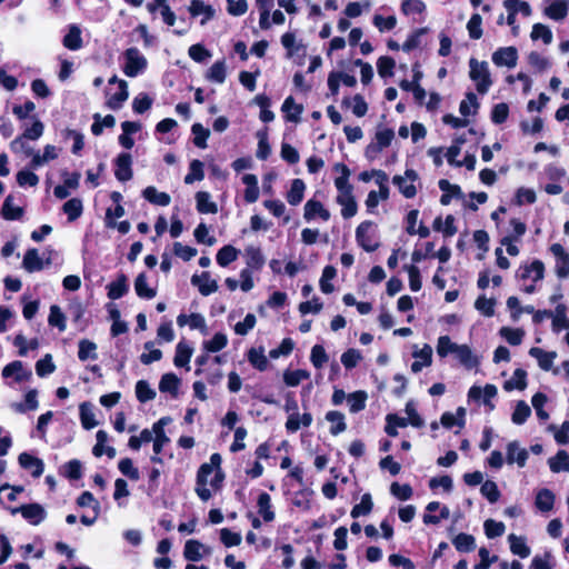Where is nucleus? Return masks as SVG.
<instances>
[{
	"mask_svg": "<svg viewBox=\"0 0 569 569\" xmlns=\"http://www.w3.org/2000/svg\"><path fill=\"white\" fill-rule=\"evenodd\" d=\"M144 200L154 206L167 207L170 204L171 197L167 192L157 190L156 187L144 188Z\"/></svg>",
	"mask_w": 569,
	"mask_h": 569,
	"instance_id": "nucleus-26",
	"label": "nucleus"
},
{
	"mask_svg": "<svg viewBox=\"0 0 569 569\" xmlns=\"http://www.w3.org/2000/svg\"><path fill=\"white\" fill-rule=\"evenodd\" d=\"M367 400V393L365 391H356L347 397V401L350 411L356 413L365 409Z\"/></svg>",
	"mask_w": 569,
	"mask_h": 569,
	"instance_id": "nucleus-56",
	"label": "nucleus"
},
{
	"mask_svg": "<svg viewBox=\"0 0 569 569\" xmlns=\"http://www.w3.org/2000/svg\"><path fill=\"white\" fill-rule=\"evenodd\" d=\"M107 106L111 109H119L128 99V86L124 80L116 76L109 79L106 90Z\"/></svg>",
	"mask_w": 569,
	"mask_h": 569,
	"instance_id": "nucleus-2",
	"label": "nucleus"
},
{
	"mask_svg": "<svg viewBox=\"0 0 569 569\" xmlns=\"http://www.w3.org/2000/svg\"><path fill=\"white\" fill-rule=\"evenodd\" d=\"M204 178L203 163L194 159L190 162L189 173L184 177V183L191 184Z\"/></svg>",
	"mask_w": 569,
	"mask_h": 569,
	"instance_id": "nucleus-50",
	"label": "nucleus"
},
{
	"mask_svg": "<svg viewBox=\"0 0 569 569\" xmlns=\"http://www.w3.org/2000/svg\"><path fill=\"white\" fill-rule=\"evenodd\" d=\"M192 355V349L182 343V342H179L177 345V349H176V356H174V365L177 367H183L186 365H188L189 360H190V357Z\"/></svg>",
	"mask_w": 569,
	"mask_h": 569,
	"instance_id": "nucleus-61",
	"label": "nucleus"
},
{
	"mask_svg": "<svg viewBox=\"0 0 569 569\" xmlns=\"http://www.w3.org/2000/svg\"><path fill=\"white\" fill-rule=\"evenodd\" d=\"M227 77L226 63L223 60L214 62L208 70L207 79L211 82L223 83Z\"/></svg>",
	"mask_w": 569,
	"mask_h": 569,
	"instance_id": "nucleus-45",
	"label": "nucleus"
},
{
	"mask_svg": "<svg viewBox=\"0 0 569 569\" xmlns=\"http://www.w3.org/2000/svg\"><path fill=\"white\" fill-rule=\"evenodd\" d=\"M22 267L30 273L37 272L43 269V261L41 257L39 256V252L37 249L32 248L29 249L22 261Z\"/></svg>",
	"mask_w": 569,
	"mask_h": 569,
	"instance_id": "nucleus-25",
	"label": "nucleus"
},
{
	"mask_svg": "<svg viewBox=\"0 0 569 569\" xmlns=\"http://www.w3.org/2000/svg\"><path fill=\"white\" fill-rule=\"evenodd\" d=\"M59 152H60V149H58L56 146H52V144L44 146L42 153L37 151L33 154V158L31 159L30 164H29L30 169L36 170V169L47 164L48 162L56 160L59 157Z\"/></svg>",
	"mask_w": 569,
	"mask_h": 569,
	"instance_id": "nucleus-15",
	"label": "nucleus"
},
{
	"mask_svg": "<svg viewBox=\"0 0 569 569\" xmlns=\"http://www.w3.org/2000/svg\"><path fill=\"white\" fill-rule=\"evenodd\" d=\"M548 430L553 432L557 443H569V421H563L559 429L555 425H550Z\"/></svg>",
	"mask_w": 569,
	"mask_h": 569,
	"instance_id": "nucleus-64",
	"label": "nucleus"
},
{
	"mask_svg": "<svg viewBox=\"0 0 569 569\" xmlns=\"http://www.w3.org/2000/svg\"><path fill=\"white\" fill-rule=\"evenodd\" d=\"M310 377V373L307 370L297 369V370H287L283 373V381L289 387H297L302 380H306Z\"/></svg>",
	"mask_w": 569,
	"mask_h": 569,
	"instance_id": "nucleus-54",
	"label": "nucleus"
},
{
	"mask_svg": "<svg viewBox=\"0 0 569 569\" xmlns=\"http://www.w3.org/2000/svg\"><path fill=\"white\" fill-rule=\"evenodd\" d=\"M238 254L239 251L234 247L230 244L224 246L217 253V262L221 267H227L238 258Z\"/></svg>",
	"mask_w": 569,
	"mask_h": 569,
	"instance_id": "nucleus-48",
	"label": "nucleus"
},
{
	"mask_svg": "<svg viewBox=\"0 0 569 569\" xmlns=\"http://www.w3.org/2000/svg\"><path fill=\"white\" fill-rule=\"evenodd\" d=\"M97 443L92 449V453L96 457H101L102 455H107L109 458H113L116 456V449L113 447H106L108 441V433L103 430H99L96 435Z\"/></svg>",
	"mask_w": 569,
	"mask_h": 569,
	"instance_id": "nucleus-28",
	"label": "nucleus"
},
{
	"mask_svg": "<svg viewBox=\"0 0 569 569\" xmlns=\"http://www.w3.org/2000/svg\"><path fill=\"white\" fill-rule=\"evenodd\" d=\"M508 541L510 543V550L513 555H517L520 558H527L530 556V548L527 546L526 539L523 537L511 533L508 536Z\"/></svg>",
	"mask_w": 569,
	"mask_h": 569,
	"instance_id": "nucleus-34",
	"label": "nucleus"
},
{
	"mask_svg": "<svg viewBox=\"0 0 569 569\" xmlns=\"http://www.w3.org/2000/svg\"><path fill=\"white\" fill-rule=\"evenodd\" d=\"M116 177L120 181H127L131 178V157L129 153H121L116 161Z\"/></svg>",
	"mask_w": 569,
	"mask_h": 569,
	"instance_id": "nucleus-23",
	"label": "nucleus"
},
{
	"mask_svg": "<svg viewBox=\"0 0 569 569\" xmlns=\"http://www.w3.org/2000/svg\"><path fill=\"white\" fill-rule=\"evenodd\" d=\"M469 67V77L476 82L477 91L481 94L487 93L492 84L488 62H479L477 59L471 58Z\"/></svg>",
	"mask_w": 569,
	"mask_h": 569,
	"instance_id": "nucleus-1",
	"label": "nucleus"
},
{
	"mask_svg": "<svg viewBox=\"0 0 569 569\" xmlns=\"http://www.w3.org/2000/svg\"><path fill=\"white\" fill-rule=\"evenodd\" d=\"M549 468L552 472H569V455L565 450H559L555 457L548 460Z\"/></svg>",
	"mask_w": 569,
	"mask_h": 569,
	"instance_id": "nucleus-36",
	"label": "nucleus"
},
{
	"mask_svg": "<svg viewBox=\"0 0 569 569\" xmlns=\"http://www.w3.org/2000/svg\"><path fill=\"white\" fill-rule=\"evenodd\" d=\"M455 357L460 362V365L467 369H472L479 363L478 358L472 353V350L467 345H458L456 347Z\"/></svg>",
	"mask_w": 569,
	"mask_h": 569,
	"instance_id": "nucleus-21",
	"label": "nucleus"
},
{
	"mask_svg": "<svg viewBox=\"0 0 569 569\" xmlns=\"http://www.w3.org/2000/svg\"><path fill=\"white\" fill-rule=\"evenodd\" d=\"M107 296L110 300H117L123 297L129 290L128 279L124 274H119L117 279L107 287Z\"/></svg>",
	"mask_w": 569,
	"mask_h": 569,
	"instance_id": "nucleus-17",
	"label": "nucleus"
},
{
	"mask_svg": "<svg viewBox=\"0 0 569 569\" xmlns=\"http://www.w3.org/2000/svg\"><path fill=\"white\" fill-rule=\"evenodd\" d=\"M80 420L81 425L84 429L90 430L94 428L98 422L96 420L94 412L92 410V406L88 402H83L80 405Z\"/></svg>",
	"mask_w": 569,
	"mask_h": 569,
	"instance_id": "nucleus-43",
	"label": "nucleus"
},
{
	"mask_svg": "<svg viewBox=\"0 0 569 569\" xmlns=\"http://www.w3.org/2000/svg\"><path fill=\"white\" fill-rule=\"evenodd\" d=\"M497 393V387L495 385L487 383L483 389L478 386H472L468 391V398L470 400H479L483 395V403L492 410L495 406L491 403V399L495 398Z\"/></svg>",
	"mask_w": 569,
	"mask_h": 569,
	"instance_id": "nucleus-12",
	"label": "nucleus"
},
{
	"mask_svg": "<svg viewBox=\"0 0 569 569\" xmlns=\"http://www.w3.org/2000/svg\"><path fill=\"white\" fill-rule=\"evenodd\" d=\"M56 370V365L52 361V356L47 353L42 359L36 363V372L39 377H47Z\"/></svg>",
	"mask_w": 569,
	"mask_h": 569,
	"instance_id": "nucleus-59",
	"label": "nucleus"
},
{
	"mask_svg": "<svg viewBox=\"0 0 569 569\" xmlns=\"http://www.w3.org/2000/svg\"><path fill=\"white\" fill-rule=\"evenodd\" d=\"M372 226L373 223L371 221H363L356 229L357 242L367 252H373L379 247V243L375 241V236L371 232Z\"/></svg>",
	"mask_w": 569,
	"mask_h": 569,
	"instance_id": "nucleus-3",
	"label": "nucleus"
},
{
	"mask_svg": "<svg viewBox=\"0 0 569 569\" xmlns=\"http://www.w3.org/2000/svg\"><path fill=\"white\" fill-rule=\"evenodd\" d=\"M417 179L418 173L413 169H407L405 176H395L392 182L406 198L410 199L417 193V189L413 186V181Z\"/></svg>",
	"mask_w": 569,
	"mask_h": 569,
	"instance_id": "nucleus-6",
	"label": "nucleus"
},
{
	"mask_svg": "<svg viewBox=\"0 0 569 569\" xmlns=\"http://www.w3.org/2000/svg\"><path fill=\"white\" fill-rule=\"evenodd\" d=\"M372 507H373V502H372L370 493H365L361 497L360 503L353 506L350 515L352 518H358L360 516L369 515L372 510Z\"/></svg>",
	"mask_w": 569,
	"mask_h": 569,
	"instance_id": "nucleus-53",
	"label": "nucleus"
},
{
	"mask_svg": "<svg viewBox=\"0 0 569 569\" xmlns=\"http://www.w3.org/2000/svg\"><path fill=\"white\" fill-rule=\"evenodd\" d=\"M568 13V6L565 1L555 0L549 7L545 9V14L553 20H562Z\"/></svg>",
	"mask_w": 569,
	"mask_h": 569,
	"instance_id": "nucleus-40",
	"label": "nucleus"
},
{
	"mask_svg": "<svg viewBox=\"0 0 569 569\" xmlns=\"http://www.w3.org/2000/svg\"><path fill=\"white\" fill-rule=\"evenodd\" d=\"M336 201L342 207L341 216L345 219L356 216L358 207L352 192L338 194Z\"/></svg>",
	"mask_w": 569,
	"mask_h": 569,
	"instance_id": "nucleus-24",
	"label": "nucleus"
},
{
	"mask_svg": "<svg viewBox=\"0 0 569 569\" xmlns=\"http://www.w3.org/2000/svg\"><path fill=\"white\" fill-rule=\"evenodd\" d=\"M191 132L193 134L194 146L201 149L207 148V139L210 136L209 129L204 128L201 123H193Z\"/></svg>",
	"mask_w": 569,
	"mask_h": 569,
	"instance_id": "nucleus-51",
	"label": "nucleus"
},
{
	"mask_svg": "<svg viewBox=\"0 0 569 569\" xmlns=\"http://www.w3.org/2000/svg\"><path fill=\"white\" fill-rule=\"evenodd\" d=\"M393 138H395V132L392 129L378 130L376 132V142L370 143L366 148V156L373 157L376 153L380 152L382 149L389 147Z\"/></svg>",
	"mask_w": 569,
	"mask_h": 569,
	"instance_id": "nucleus-11",
	"label": "nucleus"
},
{
	"mask_svg": "<svg viewBox=\"0 0 569 569\" xmlns=\"http://www.w3.org/2000/svg\"><path fill=\"white\" fill-rule=\"evenodd\" d=\"M62 43L67 49L72 51L82 48L83 42L81 38V30L77 24L69 26L68 32L63 37Z\"/></svg>",
	"mask_w": 569,
	"mask_h": 569,
	"instance_id": "nucleus-22",
	"label": "nucleus"
},
{
	"mask_svg": "<svg viewBox=\"0 0 569 569\" xmlns=\"http://www.w3.org/2000/svg\"><path fill=\"white\" fill-rule=\"evenodd\" d=\"M20 512L21 516L31 525L37 526L46 518V510L38 503L24 505L11 509V513Z\"/></svg>",
	"mask_w": 569,
	"mask_h": 569,
	"instance_id": "nucleus-7",
	"label": "nucleus"
},
{
	"mask_svg": "<svg viewBox=\"0 0 569 569\" xmlns=\"http://www.w3.org/2000/svg\"><path fill=\"white\" fill-rule=\"evenodd\" d=\"M416 359L411 365V370L415 373H418L422 370L423 367H428L432 362V348L429 345H425L422 349L417 350L412 353Z\"/></svg>",
	"mask_w": 569,
	"mask_h": 569,
	"instance_id": "nucleus-20",
	"label": "nucleus"
},
{
	"mask_svg": "<svg viewBox=\"0 0 569 569\" xmlns=\"http://www.w3.org/2000/svg\"><path fill=\"white\" fill-rule=\"evenodd\" d=\"M305 190H306L305 182L298 178L293 179L291 182V187H290L289 191L287 192V201L291 206L299 204L303 199Z\"/></svg>",
	"mask_w": 569,
	"mask_h": 569,
	"instance_id": "nucleus-32",
	"label": "nucleus"
},
{
	"mask_svg": "<svg viewBox=\"0 0 569 569\" xmlns=\"http://www.w3.org/2000/svg\"><path fill=\"white\" fill-rule=\"evenodd\" d=\"M517 60L518 51L515 47L499 48L492 53V62L498 67L515 68Z\"/></svg>",
	"mask_w": 569,
	"mask_h": 569,
	"instance_id": "nucleus-10",
	"label": "nucleus"
},
{
	"mask_svg": "<svg viewBox=\"0 0 569 569\" xmlns=\"http://www.w3.org/2000/svg\"><path fill=\"white\" fill-rule=\"evenodd\" d=\"M10 149L14 152V153H22L24 154L26 157H30L31 159L33 158V154L37 152L28 142V140L26 138H23L22 136H19L17 137L16 139H13L10 143Z\"/></svg>",
	"mask_w": 569,
	"mask_h": 569,
	"instance_id": "nucleus-47",
	"label": "nucleus"
},
{
	"mask_svg": "<svg viewBox=\"0 0 569 569\" xmlns=\"http://www.w3.org/2000/svg\"><path fill=\"white\" fill-rule=\"evenodd\" d=\"M2 377L4 379L11 378L14 382L21 383L32 378V371L23 362L16 360L3 367Z\"/></svg>",
	"mask_w": 569,
	"mask_h": 569,
	"instance_id": "nucleus-4",
	"label": "nucleus"
},
{
	"mask_svg": "<svg viewBox=\"0 0 569 569\" xmlns=\"http://www.w3.org/2000/svg\"><path fill=\"white\" fill-rule=\"evenodd\" d=\"M528 459V451L520 448L517 441H511L507 446V462L517 463L520 468L525 467Z\"/></svg>",
	"mask_w": 569,
	"mask_h": 569,
	"instance_id": "nucleus-18",
	"label": "nucleus"
},
{
	"mask_svg": "<svg viewBox=\"0 0 569 569\" xmlns=\"http://www.w3.org/2000/svg\"><path fill=\"white\" fill-rule=\"evenodd\" d=\"M258 512L264 521L269 522L274 519V512L271 509V498L267 492H261L257 501Z\"/></svg>",
	"mask_w": 569,
	"mask_h": 569,
	"instance_id": "nucleus-37",
	"label": "nucleus"
},
{
	"mask_svg": "<svg viewBox=\"0 0 569 569\" xmlns=\"http://www.w3.org/2000/svg\"><path fill=\"white\" fill-rule=\"evenodd\" d=\"M221 460L222 459L219 453H212L210 457V462L208 463L209 466H212V470H216L214 477L210 480V486L213 489H218L224 479V475L220 468Z\"/></svg>",
	"mask_w": 569,
	"mask_h": 569,
	"instance_id": "nucleus-46",
	"label": "nucleus"
},
{
	"mask_svg": "<svg viewBox=\"0 0 569 569\" xmlns=\"http://www.w3.org/2000/svg\"><path fill=\"white\" fill-rule=\"evenodd\" d=\"M545 274V264L540 260H535L530 264H526L519 268L517 277L526 280L531 279L533 282L540 281Z\"/></svg>",
	"mask_w": 569,
	"mask_h": 569,
	"instance_id": "nucleus-14",
	"label": "nucleus"
},
{
	"mask_svg": "<svg viewBox=\"0 0 569 569\" xmlns=\"http://www.w3.org/2000/svg\"><path fill=\"white\" fill-rule=\"evenodd\" d=\"M180 386V379L172 372L164 373L159 382V390L161 392H168L173 398L178 396Z\"/></svg>",
	"mask_w": 569,
	"mask_h": 569,
	"instance_id": "nucleus-29",
	"label": "nucleus"
},
{
	"mask_svg": "<svg viewBox=\"0 0 569 569\" xmlns=\"http://www.w3.org/2000/svg\"><path fill=\"white\" fill-rule=\"evenodd\" d=\"M527 387V372L523 369H516L510 380L503 383V389L511 391L513 389L523 390Z\"/></svg>",
	"mask_w": 569,
	"mask_h": 569,
	"instance_id": "nucleus-38",
	"label": "nucleus"
},
{
	"mask_svg": "<svg viewBox=\"0 0 569 569\" xmlns=\"http://www.w3.org/2000/svg\"><path fill=\"white\" fill-rule=\"evenodd\" d=\"M204 546L198 540H188L184 545L183 556L189 561H199L202 559L201 550Z\"/></svg>",
	"mask_w": 569,
	"mask_h": 569,
	"instance_id": "nucleus-41",
	"label": "nucleus"
},
{
	"mask_svg": "<svg viewBox=\"0 0 569 569\" xmlns=\"http://www.w3.org/2000/svg\"><path fill=\"white\" fill-rule=\"evenodd\" d=\"M197 210L200 213H217V203L211 201V196L207 191H198L196 193Z\"/></svg>",
	"mask_w": 569,
	"mask_h": 569,
	"instance_id": "nucleus-30",
	"label": "nucleus"
},
{
	"mask_svg": "<svg viewBox=\"0 0 569 569\" xmlns=\"http://www.w3.org/2000/svg\"><path fill=\"white\" fill-rule=\"evenodd\" d=\"M555 495L551 490L543 488L537 492L535 505L542 511L548 512L553 508Z\"/></svg>",
	"mask_w": 569,
	"mask_h": 569,
	"instance_id": "nucleus-33",
	"label": "nucleus"
},
{
	"mask_svg": "<svg viewBox=\"0 0 569 569\" xmlns=\"http://www.w3.org/2000/svg\"><path fill=\"white\" fill-rule=\"evenodd\" d=\"M486 536L489 539H493L500 537L505 533L506 527L503 522L496 521L493 519H488L483 523Z\"/></svg>",
	"mask_w": 569,
	"mask_h": 569,
	"instance_id": "nucleus-60",
	"label": "nucleus"
},
{
	"mask_svg": "<svg viewBox=\"0 0 569 569\" xmlns=\"http://www.w3.org/2000/svg\"><path fill=\"white\" fill-rule=\"evenodd\" d=\"M191 284L197 287L199 292L206 297L218 290L217 281L210 278L208 271H203L201 274H193L191 277Z\"/></svg>",
	"mask_w": 569,
	"mask_h": 569,
	"instance_id": "nucleus-13",
	"label": "nucleus"
},
{
	"mask_svg": "<svg viewBox=\"0 0 569 569\" xmlns=\"http://www.w3.org/2000/svg\"><path fill=\"white\" fill-rule=\"evenodd\" d=\"M281 110L286 113L287 121L299 122L303 107L301 104H297L292 97H288L283 101Z\"/></svg>",
	"mask_w": 569,
	"mask_h": 569,
	"instance_id": "nucleus-31",
	"label": "nucleus"
},
{
	"mask_svg": "<svg viewBox=\"0 0 569 569\" xmlns=\"http://www.w3.org/2000/svg\"><path fill=\"white\" fill-rule=\"evenodd\" d=\"M326 419L327 421L332 423L330 427V433L333 436H337L347 429V425L345 422V415L340 411H328L326 415Z\"/></svg>",
	"mask_w": 569,
	"mask_h": 569,
	"instance_id": "nucleus-35",
	"label": "nucleus"
},
{
	"mask_svg": "<svg viewBox=\"0 0 569 569\" xmlns=\"http://www.w3.org/2000/svg\"><path fill=\"white\" fill-rule=\"evenodd\" d=\"M529 355L532 358L537 359L538 365L542 370L549 371L552 369L553 375L560 373V368H552L553 360L557 358L556 351H545L541 348L532 347L529 350Z\"/></svg>",
	"mask_w": 569,
	"mask_h": 569,
	"instance_id": "nucleus-8",
	"label": "nucleus"
},
{
	"mask_svg": "<svg viewBox=\"0 0 569 569\" xmlns=\"http://www.w3.org/2000/svg\"><path fill=\"white\" fill-rule=\"evenodd\" d=\"M82 201L78 198H72L63 204V211L70 221L78 219L82 213Z\"/></svg>",
	"mask_w": 569,
	"mask_h": 569,
	"instance_id": "nucleus-55",
	"label": "nucleus"
},
{
	"mask_svg": "<svg viewBox=\"0 0 569 569\" xmlns=\"http://www.w3.org/2000/svg\"><path fill=\"white\" fill-rule=\"evenodd\" d=\"M530 413V407L523 400H520L517 402L511 420L516 425H522L528 419Z\"/></svg>",
	"mask_w": 569,
	"mask_h": 569,
	"instance_id": "nucleus-62",
	"label": "nucleus"
},
{
	"mask_svg": "<svg viewBox=\"0 0 569 569\" xmlns=\"http://www.w3.org/2000/svg\"><path fill=\"white\" fill-rule=\"evenodd\" d=\"M550 251L556 258V274L559 278H567L569 276V253L560 243H553Z\"/></svg>",
	"mask_w": 569,
	"mask_h": 569,
	"instance_id": "nucleus-9",
	"label": "nucleus"
},
{
	"mask_svg": "<svg viewBox=\"0 0 569 569\" xmlns=\"http://www.w3.org/2000/svg\"><path fill=\"white\" fill-rule=\"evenodd\" d=\"M458 343L452 342L449 336H440L437 342V353L440 358L447 357L449 353L455 355Z\"/></svg>",
	"mask_w": 569,
	"mask_h": 569,
	"instance_id": "nucleus-58",
	"label": "nucleus"
},
{
	"mask_svg": "<svg viewBox=\"0 0 569 569\" xmlns=\"http://www.w3.org/2000/svg\"><path fill=\"white\" fill-rule=\"evenodd\" d=\"M18 461L21 468L30 471L34 478H39L43 473V461L28 452L20 453Z\"/></svg>",
	"mask_w": 569,
	"mask_h": 569,
	"instance_id": "nucleus-16",
	"label": "nucleus"
},
{
	"mask_svg": "<svg viewBox=\"0 0 569 569\" xmlns=\"http://www.w3.org/2000/svg\"><path fill=\"white\" fill-rule=\"evenodd\" d=\"M142 68V58L138 48L128 49L122 58V70L128 77H136Z\"/></svg>",
	"mask_w": 569,
	"mask_h": 569,
	"instance_id": "nucleus-5",
	"label": "nucleus"
},
{
	"mask_svg": "<svg viewBox=\"0 0 569 569\" xmlns=\"http://www.w3.org/2000/svg\"><path fill=\"white\" fill-rule=\"evenodd\" d=\"M453 546L460 552H470L476 548L473 536L468 533H459L452 540Z\"/></svg>",
	"mask_w": 569,
	"mask_h": 569,
	"instance_id": "nucleus-44",
	"label": "nucleus"
},
{
	"mask_svg": "<svg viewBox=\"0 0 569 569\" xmlns=\"http://www.w3.org/2000/svg\"><path fill=\"white\" fill-rule=\"evenodd\" d=\"M48 322L50 326L57 327L61 332L66 330V316L63 315L59 306L53 305L50 307Z\"/></svg>",
	"mask_w": 569,
	"mask_h": 569,
	"instance_id": "nucleus-49",
	"label": "nucleus"
},
{
	"mask_svg": "<svg viewBox=\"0 0 569 569\" xmlns=\"http://www.w3.org/2000/svg\"><path fill=\"white\" fill-rule=\"evenodd\" d=\"M228 343V338L224 333L218 332L212 339L203 342V348L208 352H218L223 349Z\"/></svg>",
	"mask_w": 569,
	"mask_h": 569,
	"instance_id": "nucleus-57",
	"label": "nucleus"
},
{
	"mask_svg": "<svg viewBox=\"0 0 569 569\" xmlns=\"http://www.w3.org/2000/svg\"><path fill=\"white\" fill-rule=\"evenodd\" d=\"M480 492L491 503L497 502L500 498V491L498 489V486L496 485V482H493L491 480H487V481L482 482Z\"/></svg>",
	"mask_w": 569,
	"mask_h": 569,
	"instance_id": "nucleus-63",
	"label": "nucleus"
},
{
	"mask_svg": "<svg viewBox=\"0 0 569 569\" xmlns=\"http://www.w3.org/2000/svg\"><path fill=\"white\" fill-rule=\"evenodd\" d=\"M312 423V416L309 412L300 415L299 412L290 413L286 421V429L288 432H297L300 427H309Z\"/></svg>",
	"mask_w": 569,
	"mask_h": 569,
	"instance_id": "nucleus-19",
	"label": "nucleus"
},
{
	"mask_svg": "<svg viewBox=\"0 0 569 569\" xmlns=\"http://www.w3.org/2000/svg\"><path fill=\"white\" fill-rule=\"evenodd\" d=\"M242 182L246 184L244 200L248 203H253L259 198L258 179L254 174L248 173L242 177Z\"/></svg>",
	"mask_w": 569,
	"mask_h": 569,
	"instance_id": "nucleus-27",
	"label": "nucleus"
},
{
	"mask_svg": "<svg viewBox=\"0 0 569 569\" xmlns=\"http://www.w3.org/2000/svg\"><path fill=\"white\" fill-rule=\"evenodd\" d=\"M22 208L13 203L12 196H8L3 202L2 214L7 220H17L22 216Z\"/></svg>",
	"mask_w": 569,
	"mask_h": 569,
	"instance_id": "nucleus-52",
	"label": "nucleus"
},
{
	"mask_svg": "<svg viewBox=\"0 0 569 569\" xmlns=\"http://www.w3.org/2000/svg\"><path fill=\"white\" fill-rule=\"evenodd\" d=\"M78 357L81 361H87L89 359L96 360L98 358L97 345L87 339L80 340Z\"/></svg>",
	"mask_w": 569,
	"mask_h": 569,
	"instance_id": "nucleus-42",
	"label": "nucleus"
},
{
	"mask_svg": "<svg viewBox=\"0 0 569 569\" xmlns=\"http://www.w3.org/2000/svg\"><path fill=\"white\" fill-rule=\"evenodd\" d=\"M248 361L260 371H264L268 367V359L262 347L251 348L248 351Z\"/></svg>",
	"mask_w": 569,
	"mask_h": 569,
	"instance_id": "nucleus-39",
	"label": "nucleus"
}]
</instances>
